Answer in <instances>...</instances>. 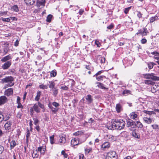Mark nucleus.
Listing matches in <instances>:
<instances>
[{
  "label": "nucleus",
  "mask_w": 159,
  "mask_h": 159,
  "mask_svg": "<svg viewBox=\"0 0 159 159\" xmlns=\"http://www.w3.org/2000/svg\"><path fill=\"white\" fill-rule=\"evenodd\" d=\"M111 125L108 127L110 129L114 130L117 129L121 130L123 129L125 126V122L122 120H113L111 122Z\"/></svg>",
  "instance_id": "nucleus-1"
},
{
  "label": "nucleus",
  "mask_w": 159,
  "mask_h": 159,
  "mask_svg": "<svg viewBox=\"0 0 159 159\" xmlns=\"http://www.w3.org/2000/svg\"><path fill=\"white\" fill-rule=\"evenodd\" d=\"M2 82V83H9L7 84V87H11L14 85V83L13 82L14 81V78L11 76H6L5 78L1 80Z\"/></svg>",
  "instance_id": "nucleus-2"
},
{
  "label": "nucleus",
  "mask_w": 159,
  "mask_h": 159,
  "mask_svg": "<svg viewBox=\"0 0 159 159\" xmlns=\"http://www.w3.org/2000/svg\"><path fill=\"white\" fill-rule=\"evenodd\" d=\"M85 99L86 100L85 103L88 104H90L93 103V96L90 95L88 94L85 96Z\"/></svg>",
  "instance_id": "nucleus-3"
},
{
  "label": "nucleus",
  "mask_w": 159,
  "mask_h": 159,
  "mask_svg": "<svg viewBox=\"0 0 159 159\" xmlns=\"http://www.w3.org/2000/svg\"><path fill=\"white\" fill-rule=\"evenodd\" d=\"M127 126L128 127H129L133 126V128H135V126L136 125V122L133 121L132 120L128 119L126 120Z\"/></svg>",
  "instance_id": "nucleus-4"
},
{
  "label": "nucleus",
  "mask_w": 159,
  "mask_h": 159,
  "mask_svg": "<svg viewBox=\"0 0 159 159\" xmlns=\"http://www.w3.org/2000/svg\"><path fill=\"white\" fill-rule=\"evenodd\" d=\"M83 142H80L79 139L74 138L71 141V143L72 145L74 146L78 145L79 144H81Z\"/></svg>",
  "instance_id": "nucleus-5"
},
{
  "label": "nucleus",
  "mask_w": 159,
  "mask_h": 159,
  "mask_svg": "<svg viewBox=\"0 0 159 159\" xmlns=\"http://www.w3.org/2000/svg\"><path fill=\"white\" fill-rule=\"evenodd\" d=\"M11 65L10 61H7L5 62L2 66V68L3 70L8 69Z\"/></svg>",
  "instance_id": "nucleus-6"
},
{
  "label": "nucleus",
  "mask_w": 159,
  "mask_h": 159,
  "mask_svg": "<svg viewBox=\"0 0 159 159\" xmlns=\"http://www.w3.org/2000/svg\"><path fill=\"white\" fill-rule=\"evenodd\" d=\"M8 101L7 98L5 96L0 97V106L4 104Z\"/></svg>",
  "instance_id": "nucleus-7"
},
{
  "label": "nucleus",
  "mask_w": 159,
  "mask_h": 159,
  "mask_svg": "<svg viewBox=\"0 0 159 159\" xmlns=\"http://www.w3.org/2000/svg\"><path fill=\"white\" fill-rule=\"evenodd\" d=\"M106 138L108 140L110 141H116V136L111 134L107 135V137Z\"/></svg>",
  "instance_id": "nucleus-8"
},
{
  "label": "nucleus",
  "mask_w": 159,
  "mask_h": 159,
  "mask_svg": "<svg viewBox=\"0 0 159 159\" xmlns=\"http://www.w3.org/2000/svg\"><path fill=\"white\" fill-rule=\"evenodd\" d=\"M13 93V90L12 88H10L6 90L4 92V94L7 96H9Z\"/></svg>",
  "instance_id": "nucleus-9"
},
{
  "label": "nucleus",
  "mask_w": 159,
  "mask_h": 159,
  "mask_svg": "<svg viewBox=\"0 0 159 159\" xmlns=\"http://www.w3.org/2000/svg\"><path fill=\"white\" fill-rule=\"evenodd\" d=\"M12 125V122L10 121H9L5 124L4 127L5 129L8 130H10L11 128Z\"/></svg>",
  "instance_id": "nucleus-10"
},
{
  "label": "nucleus",
  "mask_w": 159,
  "mask_h": 159,
  "mask_svg": "<svg viewBox=\"0 0 159 159\" xmlns=\"http://www.w3.org/2000/svg\"><path fill=\"white\" fill-rule=\"evenodd\" d=\"M46 150L45 146H40L38 148V151L40 152L41 154L44 155Z\"/></svg>",
  "instance_id": "nucleus-11"
},
{
  "label": "nucleus",
  "mask_w": 159,
  "mask_h": 159,
  "mask_svg": "<svg viewBox=\"0 0 159 159\" xmlns=\"http://www.w3.org/2000/svg\"><path fill=\"white\" fill-rule=\"evenodd\" d=\"M45 3V0H37V5L38 7L44 6Z\"/></svg>",
  "instance_id": "nucleus-12"
},
{
  "label": "nucleus",
  "mask_w": 159,
  "mask_h": 159,
  "mask_svg": "<svg viewBox=\"0 0 159 159\" xmlns=\"http://www.w3.org/2000/svg\"><path fill=\"white\" fill-rule=\"evenodd\" d=\"M60 139L59 142L61 144H64L66 142L65 136L61 135L60 136Z\"/></svg>",
  "instance_id": "nucleus-13"
},
{
  "label": "nucleus",
  "mask_w": 159,
  "mask_h": 159,
  "mask_svg": "<svg viewBox=\"0 0 159 159\" xmlns=\"http://www.w3.org/2000/svg\"><path fill=\"white\" fill-rule=\"evenodd\" d=\"M12 58L11 55L9 54L2 58L1 59V61L3 62H7V61L11 59Z\"/></svg>",
  "instance_id": "nucleus-14"
},
{
  "label": "nucleus",
  "mask_w": 159,
  "mask_h": 159,
  "mask_svg": "<svg viewBox=\"0 0 159 159\" xmlns=\"http://www.w3.org/2000/svg\"><path fill=\"white\" fill-rule=\"evenodd\" d=\"M150 79L154 81H159V77L156 76L154 73H151L150 74Z\"/></svg>",
  "instance_id": "nucleus-15"
},
{
  "label": "nucleus",
  "mask_w": 159,
  "mask_h": 159,
  "mask_svg": "<svg viewBox=\"0 0 159 159\" xmlns=\"http://www.w3.org/2000/svg\"><path fill=\"white\" fill-rule=\"evenodd\" d=\"M32 108L37 113H39L40 112V109L39 107L38 106L37 103L34 104Z\"/></svg>",
  "instance_id": "nucleus-16"
},
{
  "label": "nucleus",
  "mask_w": 159,
  "mask_h": 159,
  "mask_svg": "<svg viewBox=\"0 0 159 159\" xmlns=\"http://www.w3.org/2000/svg\"><path fill=\"white\" fill-rule=\"evenodd\" d=\"M110 147V143L108 142H105L102 145V148L104 149L103 150L106 148H109Z\"/></svg>",
  "instance_id": "nucleus-17"
},
{
  "label": "nucleus",
  "mask_w": 159,
  "mask_h": 159,
  "mask_svg": "<svg viewBox=\"0 0 159 159\" xmlns=\"http://www.w3.org/2000/svg\"><path fill=\"white\" fill-rule=\"evenodd\" d=\"M116 109L117 113H120L122 110V107L121 105L120 104H117L116 105Z\"/></svg>",
  "instance_id": "nucleus-18"
},
{
  "label": "nucleus",
  "mask_w": 159,
  "mask_h": 159,
  "mask_svg": "<svg viewBox=\"0 0 159 159\" xmlns=\"http://www.w3.org/2000/svg\"><path fill=\"white\" fill-rule=\"evenodd\" d=\"M144 121L148 124H150L152 122V119L150 118L144 117L143 118Z\"/></svg>",
  "instance_id": "nucleus-19"
},
{
  "label": "nucleus",
  "mask_w": 159,
  "mask_h": 159,
  "mask_svg": "<svg viewBox=\"0 0 159 159\" xmlns=\"http://www.w3.org/2000/svg\"><path fill=\"white\" fill-rule=\"evenodd\" d=\"M159 19L158 16L157 15L151 17L149 18L150 22L152 23L154 21L157 20Z\"/></svg>",
  "instance_id": "nucleus-20"
},
{
  "label": "nucleus",
  "mask_w": 159,
  "mask_h": 159,
  "mask_svg": "<svg viewBox=\"0 0 159 159\" xmlns=\"http://www.w3.org/2000/svg\"><path fill=\"white\" fill-rule=\"evenodd\" d=\"M97 59H99V60L100 61V62L101 64H104L105 63L106 59L104 57H102L100 55H98L97 56Z\"/></svg>",
  "instance_id": "nucleus-21"
},
{
  "label": "nucleus",
  "mask_w": 159,
  "mask_h": 159,
  "mask_svg": "<svg viewBox=\"0 0 159 159\" xmlns=\"http://www.w3.org/2000/svg\"><path fill=\"white\" fill-rule=\"evenodd\" d=\"M27 5H32L35 3V0H24Z\"/></svg>",
  "instance_id": "nucleus-22"
},
{
  "label": "nucleus",
  "mask_w": 159,
  "mask_h": 159,
  "mask_svg": "<svg viewBox=\"0 0 159 159\" xmlns=\"http://www.w3.org/2000/svg\"><path fill=\"white\" fill-rule=\"evenodd\" d=\"M130 118L136 120V118L137 117V115L135 112H132L130 114Z\"/></svg>",
  "instance_id": "nucleus-23"
},
{
  "label": "nucleus",
  "mask_w": 159,
  "mask_h": 159,
  "mask_svg": "<svg viewBox=\"0 0 159 159\" xmlns=\"http://www.w3.org/2000/svg\"><path fill=\"white\" fill-rule=\"evenodd\" d=\"M107 154L112 158L115 157L116 155V152L114 151H111L107 153Z\"/></svg>",
  "instance_id": "nucleus-24"
},
{
  "label": "nucleus",
  "mask_w": 159,
  "mask_h": 159,
  "mask_svg": "<svg viewBox=\"0 0 159 159\" xmlns=\"http://www.w3.org/2000/svg\"><path fill=\"white\" fill-rule=\"evenodd\" d=\"M132 136L135 138L139 139L140 138V135L137 134L135 132V129L131 133Z\"/></svg>",
  "instance_id": "nucleus-25"
},
{
  "label": "nucleus",
  "mask_w": 159,
  "mask_h": 159,
  "mask_svg": "<svg viewBox=\"0 0 159 159\" xmlns=\"http://www.w3.org/2000/svg\"><path fill=\"white\" fill-rule=\"evenodd\" d=\"M10 149L11 150L13 149L14 147L17 145L16 141L13 140L10 143Z\"/></svg>",
  "instance_id": "nucleus-26"
},
{
  "label": "nucleus",
  "mask_w": 159,
  "mask_h": 159,
  "mask_svg": "<svg viewBox=\"0 0 159 159\" xmlns=\"http://www.w3.org/2000/svg\"><path fill=\"white\" fill-rule=\"evenodd\" d=\"M136 122V125L135 128L137 127L138 128H142L143 127V125L139 121H137Z\"/></svg>",
  "instance_id": "nucleus-27"
},
{
  "label": "nucleus",
  "mask_w": 159,
  "mask_h": 159,
  "mask_svg": "<svg viewBox=\"0 0 159 159\" xmlns=\"http://www.w3.org/2000/svg\"><path fill=\"white\" fill-rule=\"evenodd\" d=\"M52 95L54 97H56L58 94V89L55 88L52 89Z\"/></svg>",
  "instance_id": "nucleus-28"
},
{
  "label": "nucleus",
  "mask_w": 159,
  "mask_h": 159,
  "mask_svg": "<svg viewBox=\"0 0 159 159\" xmlns=\"http://www.w3.org/2000/svg\"><path fill=\"white\" fill-rule=\"evenodd\" d=\"M41 95V92L40 91H38L37 92V95L35 97L34 99L36 101H38L40 98Z\"/></svg>",
  "instance_id": "nucleus-29"
},
{
  "label": "nucleus",
  "mask_w": 159,
  "mask_h": 159,
  "mask_svg": "<svg viewBox=\"0 0 159 159\" xmlns=\"http://www.w3.org/2000/svg\"><path fill=\"white\" fill-rule=\"evenodd\" d=\"M11 9L16 12H18L19 11V8L18 6L16 5H14L11 7Z\"/></svg>",
  "instance_id": "nucleus-30"
},
{
  "label": "nucleus",
  "mask_w": 159,
  "mask_h": 159,
  "mask_svg": "<svg viewBox=\"0 0 159 159\" xmlns=\"http://www.w3.org/2000/svg\"><path fill=\"white\" fill-rule=\"evenodd\" d=\"M97 84H98L97 86L100 89H107V88H106L104 86L103 84L100 82H97Z\"/></svg>",
  "instance_id": "nucleus-31"
},
{
  "label": "nucleus",
  "mask_w": 159,
  "mask_h": 159,
  "mask_svg": "<svg viewBox=\"0 0 159 159\" xmlns=\"http://www.w3.org/2000/svg\"><path fill=\"white\" fill-rule=\"evenodd\" d=\"M49 83H50L49 85V87L50 88L52 89L55 88V84L53 81H49Z\"/></svg>",
  "instance_id": "nucleus-32"
},
{
  "label": "nucleus",
  "mask_w": 159,
  "mask_h": 159,
  "mask_svg": "<svg viewBox=\"0 0 159 159\" xmlns=\"http://www.w3.org/2000/svg\"><path fill=\"white\" fill-rule=\"evenodd\" d=\"M9 50V48L8 46L4 47L3 48V55H5L6 54Z\"/></svg>",
  "instance_id": "nucleus-33"
},
{
  "label": "nucleus",
  "mask_w": 159,
  "mask_h": 159,
  "mask_svg": "<svg viewBox=\"0 0 159 159\" xmlns=\"http://www.w3.org/2000/svg\"><path fill=\"white\" fill-rule=\"evenodd\" d=\"M52 17V15L49 14L48 15L47 17L46 21L48 22H50Z\"/></svg>",
  "instance_id": "nucleus-34"
},
{
  "label": "nucleus",
  "mask_w": 159,
  "mask_h": 159,
  "mask_svg": "<svg viewBox=\"0 0 159 159\" xmlns=\"http://www.w3.org/2000/svg\"><path fill=\"white\" fill-rule=\"evenodd\" d=\"M57 75V72L55 70H53L50 72V75L51 77H54Z\"/></svg>",
  "instance_id": "nucleus-35"
},
{
  "label": "nucleus",
  "mask_w": 159,
  "mask_h": 159,
  "mask_svg": "<svg viewBox=\"0 0 159 159\" xmlns=\"http://www.w3.org/2000/svg\"><path fill=\"white\" fill-rule=\"evenodd\" d=\"M39 88L40 89H47L48 88V86L46 85H44L42 84L39 85Z\"/></svg>",
  "instance_id": "nucleus-36"
},
{
  "label": "nucleus",
  "mask_w": 159,
  "mask_h": 159,
  "mask_svg": "<svg viewBox=\"0 0 159 159\" xmlns=\"http://www.w3.org/2000/svg\"><path fill=\"white\" fill-rule=\"evenodd\" d=\"M148 33V30L146 28H143V33L142 35V36H145L147 35V34Z\"/></svg>",
  "instance_id": "nucleus-37"
},
{
  "label": "nucleus",
  "mask_w": 159,
  "mask_h": 159,
  "mask_svg": "<svg viewBox=\"0 0 159 159\" xmlns=\"http://www.w3.org/2000/svg\"><path fill=\"white\" fill-rule=\"evenodd\" d=\"M143 111L145 113L149 115H152V114H155V113L153 111H149L146 110H144Z\"/></svg>",
  "instance_id": "nucleus-38"
},
{
  "label": "nucleus",
  "mask_w": 159,
  "mask_h": 159,
  "mask_svg": "<svg viewBox=\"0 0 159 159\" xmlns=\"http://www.w3.org/2000/svg\"><path fill=\"white\" fill-rule=\"evenodd\" d=\"M153 129H159V125L156 124H154L151 125Z\"/></svg>",
  "instance_id": "nucleus-39"
},
{
  "label": "nucleus",
  "mask_w": 159,
  "mask_h": 159,
  "mask_svg": "<svg viewBox=\"0 0 159 159\" xmlns=\"http://www.w3.org/2000/svg\"><path fill=\"white\" fill-rule=\"evenodd\" d=\"M22 115V111H19L17 114L16 116L17 118L21 119Z\"/></svg>",
  "instance_id": "nucleus-40"
},
{
  "label": "nucleus",
  "mask_w": 159,
  "mask_h": 159,
  "mask_svg": "<svg viewBox=\"0 0 159 159\" xmlns=\"http://www.w3.org/2000/svg\"><path fill=\"white\" fill-rule=\"evenodd\" d=\"M155 64L153 62H149L148 63V67L149 69H150L153 68L154 65Z\"/></svg>",
  "instance_id": "nucleus-41"
},
{
  "label": "nucleus",
  "mask_w": 159,
  "mask_h": 159,
  "mask_svg": "<svg viewBox=\"0 0 159 159\" xmlns=\"http://www.w3.org/2000/svg\"><path fill=\"white\" fill-rule=\"evenodd\" d=\"M4 120V116L2 114V112L0 111V123Z\"/></svg>",
  "instance_id": "nucleus-42"
},
{
  "label": "nucleus",
  "mask_w": 159,
  "mask_h": 159,
  "mask_svg": "<svg viewBox=\"0 0 159 159\" xmlns=\"http://www.w3.org/2000/svg\"><path fill=\"white\" fill-rule=\"evenodd\" d=\"M33 120L34 121V123L35 125H39V120L36 118H33Z\"/></svg>",
  "instance_id": "nucleus-43"
},
{
  "label": "nucleus",
  "mask_w": 159,
  "mask_h": 159,
  "mask_svg": "<svg viewBox=\"0 0 159 159\" xmlns=\"http://www.w3.org/2000/svg\"><path fill=\"white\" fill-rule=\"evenodd\" d=\"M30 132L29 130L28 129H27V131L26 132V140L27 141H28V140L29 138L30 137Z\"/></svg>",
  "instance_id": "nucleus-44"
},
{
  "label": "nucleus",
  "mask_w": 159,
  "mask_h": 159,
  "mask_svg": "<svg viewBox=\"0 0 159 159\" xmlns=\"http://www.w3.org/2000/svg\"><path fill=\"white\" fill-rule=\"evenodd\" d=\"M151 74H143V76L144 78L146 79H150Z\"/></svg>",
  "instance_id": "nucleus-45"
},
{
  "label": "nucleus",
  "mask_w": 159,
  "mask_h": 159,
  "mask_svg": "<svg viewBox=\"0 0 159 159\" xmlns=\"http://www.w3.org/2000/svg\"><path fill=\"white\" fill-rule=\"evenodd\" d=\"M96 76L97 80L99 81H100L101 80H102L103 78L105 77L103 75H98V76Z\"/></svg>",
  "instance_id": "nucleus-46"
},
{
  "label": "nucleus",
  "mask_w": 159,
  "mask_h": 159,
  "mask_svg": "<svg viewBox=\"0 0 159 159\" xmlns=\"http://www.w3.org/2000/svg\"><path fill=\"white\" fill-rule=\"evenodd\" d=\"M1 19L4 22H9L10 21V19L9 18H4L2 17Z\"/></svg>",
  "instance_id": "nucleus-47"
},
{
  "label": "nucleus",
  "mask_w": 159,
  "mask_h": 159,
  "mask_svg": "<svg viewBox=\"0 0 159 159\" xmlns=\"http://www.w3.org/2000/svg\"><path fill=\"white\" fill-rule=\"evenodd\" d=\"M92 150V148H86L85 149V153L86 154H88L90 153Z\"/></svg>",
  "instance_id": "nucleus-48"
},
{
  "label": "nucleus",
  "mask_w": 159,
  "mask_h": 159,
  "mask_svg": "<svg viewBox=\"0 0 159 159\" xmlns=\"http://www.w3.org/2000/svg\"><path fill=\"white\" fill-rule=\"evenodd\" d=\"M54 135H52L50 137V142L51 144H53L54 143Z\"/></svg>",
  "instance_id": "nucleus-49"
},
{
  "label": "nucleus",
  "mask_w": 159,
  "mask_h": 159,
  "mask_svg": "<svg viewBox=\"0 0 159 159\" xmlns=\"http://www.w3.org/2000/svg\"><path fill=\"white\" fill-rule=\"evenodd\" d=\"M40 108H41L42 109H44V107L43 104L39 102H38V104H37Z\"/></svg>",
  "instance_id": "nucleus-50"
},
{
  "label": "nucleus",
  "mask_w": 159,
  "mask_h": 159,
  "mask_svg": "<svg viewBox=\"0 0 159 159\" xmlns=\"http://www.w3.org/2000/svg\"><path fill=\"white\" fill-rule=\"evenodd\" d=\"M61 154L62 155H63L64 158H67L68 156L67 154L65 153V152L64 150L61 151Z\"/></svg>",
  "instance_id": "nucleus-51"
},
{
  "label": "nucleus",
  "mask_w": 159,
  "mask_h": 159,
  "mask_svg": "<svg viewBox=\"0 0 159 159\" xmlns=\"http://www.w3.org/2000/svg\"><path fill=\"white\" fill-rule=\"evenodd\" d=\"M137 16L140 19V18H142V16L143 14L141 13V12L140 11H136Z\"/></svg>",
  "instance_id": "nucleus-52"
},
{
  "label": "nucleus",
  "mask_w": 159,
  "mask_h": 159,
  "mask_svg": "<svg viewBox=\"0 0 159 159\" xmlns=\"http://www.w3.org/2000/svg\"><path fill=\"white\" fill-rule=\"evenodd\" d=\"M51 109V111H52V112L54 114L56 113L58 110V109H57L56 108H54L53 107H52V108Z\"/></svg>",
  "instance_id": "nucleus-53"
},
{
  "label": "nucleus",
  "mask_w": 159,
  "mask_h": 159,
  "mask_svg": "<svg viewBox=\"0 0 159 159\" xmlns=\"http://www.w3.org/2000/svg\"><path fill=\"white\" fill-rule=\"evenodd\" d=\"M143 29H140L138 31V32L136 33V34L138 35L139 34L142 35L143 34Z\"/></svg>",
  "instance_id": "nucleus-54"
},
{
  "label": "nucleus",
  "mask_w": 159,
  "mask_h": 159,
  "mask_svg": "<svg viewBox=\"0 0 159 159\" xmlns=\"http://www.w3.org/2000/svg\"><path fill=\"white\" fill-rule=\"evenodd\" d=\"M114 25L113 23H111V25L107 26V28L109 30H111L114 28Z\"/></svg>",
  "instance_id": "nucleus-55"
},
{
  "label": "nucleus",
  "mask_w": 159,
  "mask_h": 159,
  "mask_svg": "<svg viewBox=\"0 0 159 159\" xmlns=\"http://www.w3.org/2000/svg\"><path fill=\"white\" fill-rule=\"evenodd\" d=\"M145 83L147 84H151L152 83V81L149 80H146L144 81Z\"/></svg>",
  "instance_id": "nucleus-56"
},
{
  "label": "nucleus",
  "mask_w": 159,
  "mask_h": 159,
  "mask_svg": "<svg viewBox=\"0 0 159 159\" xmlns=\"http://www.w3.org/2000/svg\"><path fill=\"white\" fill-rule=\"evenodd\" d=\"M52 104L54 106L56 107H57L59 106V104L55 102H53L52 103Z\"/></svg>",
  "instance_id": "nucleus-57"
},
{
  "label": "nucleus",
  "mask_w": 159,
  "mask_h": 159,
  "mask_svg": "<svg viewBox=\"0 0 159 159\" xmlns=\"http://www.w3.org/2000/svg\"><path fill=\"white\" fill-rule=\"evenodd\" d=\"M18 106H17V108H22V109L23 108V106L21 104L20 102L18 103Z\"/></svg>",
  "instance_id": "nucleus-58"
},
{
  "label": "nucleus",
  "mask_w": 159,
  "mask_h": 159,
  "mask_svg": "<svg viewBox=\"0 0 159 159\" xmlns=\"http://www.w3.org/2000/svg\"><path fill=\"white\" fill-rule=\"evenodd\" d=\"M4 150V147L0 145V154L2 153Z\"/></svg>",
  "instance_id": "nucleus-59"
},
{
  "label": "nucleus",
  "mask_w": 159,
  "mask_h": 159,
  "mask_svg": "<svg viewBox=\"0 0 159 159\" xmlns=\"http://www.w3.org/2000/svg\"><path fill=\"white\" fill-rule=\"evenodd\" d=\"M130 92V91L129 90H124L123 92V94H125L129 93Z\"/></svg>",
  "instance_id": "nucleus-60"
},
{
  "label": "nucleus",
  "mask_w": 159,
  "mask_h": 159,
  "mask_svg": "<svg viewBox=\"0 0 159 159\" xmlns=\"http://www.w3.org/2000/svg\"><path fill=\"white\" fill-rule=\"evenodd\" d=\"M61 89L64 90H66L68 89V87L66 86L65 85L61 87Z\"/></svg>",
  "instance_id": "nucleus-61"
},
{
  "label": "nucleus",
  "mask_w": 159,
  "mask_h": 159,
  "mask_svg": "<svg viewBox=\"0 0 159 159\" xmlns=\"http://www.w3.org/2000/svg\"><path fill=\"white\" fill-rule=\"evenodd\" d=\"M141 42L142 44H145L147 42V40L145 39H143L141 40Z\"/></svg>",
  "instance_id": "nucleus-62"
},
{
  "label": "nucleus",
  "mask_w": 159,
  "mask_h": 159,
  "mask_svg": "<svg viewBox=\"0 0 159 159\" xmlns=\"http://www.w3.org/2000/svg\"><path fill=\"white\" fill-rule=\"evenodd\" d=\"M88 122L89 123H92L93 122H94V120L92 118H90L88 120Z\"/></svg>",
  "instance_id": "nucleus-63"
},
{
  "label": "nucleus",
  "mask_w": 159,
  "mask_h": 159,
  "mask_svg": "<svg viewBox=\"0 0 159 159\" xmlns=\"http://www.w3.org/2000/svg\"><path fill=\"white\" fill-rule=\"evenodd\" d=\"M79 159H84V157L83 154H80L79 155Z\"/></svg>",
  "instance_id": "nucleus-64"
}]
</instances>
